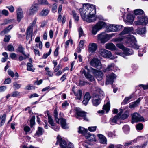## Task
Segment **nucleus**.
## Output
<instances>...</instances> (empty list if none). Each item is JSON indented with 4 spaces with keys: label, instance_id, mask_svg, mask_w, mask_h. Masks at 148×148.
<instances>
[{
    "label": "nucleus",
    "instance_id": "obj_1",
    "mask_svg": "<svg viewBox=\"0 0 148 148\" xmlns=\"http://www.w3.org/2000/svg\"><path fill=\"white\" fill-rule=\"evenodd\" d=\"M82 19L88 23L92 22L96 20L95 15L96 8L95 5L88 3L83 5L82 8L79 9Z\"/></svg>",
    "mask_w": 148,
    "mask_h": 148
},
{
    "label": "nucleus",
    "instance_id": "obj_2",
    "mask_svg": "<svg viewBox=\"0 0 148 148\" xmlns=\"http://www.w3.org/2000/svg\"><path fill=\"white\" fill-rule=\"evenodd\" d=\"M125 39L127 43L129 44V47L136 49H139V46L136 43L135 38L132 35H128L126 37L124 36L119 37L116 39V41L120 42Z\"/></svg>",
    "mask_w": 148,
    "mask_h": 148
},
{
    "label": "nucleus",
    "instance_id": "obj_3",
    "mask_svg": "<svg viewBox=\"0 0 148 148\" xmlns=\"http://www.w3.org/2000/svg\"><path fill=\"white\" fill-rule=\"evenodd\" d=\"M132 123L135 122L144 121V118L137 113H134L132 115Z\"/></svg>",
    "mask_w": 148,
    "mask_h": 148
},
{
    "label": "nucleus",
    "instance_id": "obj_4",
    "mask_svg": "<svg viewBox=\"0 0 148 148\" xmlns=\"http://www.w3.org/2000/svg\"><path fill=\"white\" fill-rule=\"evenodd\" d=\"M138 21L135 22L136 25H145L148 23V18L146 16H138Z\"/></svg>",
    "mask_w": 148,
    "mask_h": 148
},
{
    "label": "nucleus",
    "instance_id": "obj_5",
    "mask_svg": "<svg viewBox=\"0 0 148 148\" xmlns=\"http://www.w3.org/2000/svg\"><path fill=\"white\" fill-rule=\"evenodd\" d=\"M116 77V75L113 73L107 75L106 76V84H112Z\"/></svg>",
    "mask_w": 148,
    "mask_h": 148
},
{
    "label": "nucleus",
    "instance_id": "obj_6",
    "mask_svg": "<svg viewBox=\"0 0 148 148\" xmlns=\"http://www.w3.org/2000/svg\"><path fill=\"white\" fill-rule=\"evenodd\" d=\"M119 110L120 111L119 113L110 119V122L112 125H113L117 123L118 121H119L120 120H121L120 114L122 113L123 110L121 108L119 109Z\"/></svg>",
    "mask_w": 148,
    "mask_h": 148
},
{
    "label": "nucleus",
    "instance_id": "obj_7",
    "mask_svg": "<svg viewBox=\"0 0 148 148\" xmlns=\"http://www.w3.org/2000/svg\"><path fill=\"white\" fill-rule=\"evenodd\" d=\"M116 27L115 25L110 24L107 25L106 23L102 21V28L106 27V31L108 32H116Z\"/></svg>",
    "mask_w": 148,
    "mask_h": 148
},
{
    "label": "nucleus",
    "instance_id": "obj_8",
    "mask_svg": "<svg viewBox=\"0 0 148 148\" xmlns=\"http://www.w3.org/2000/svg\"><path fill=\"white\" fill-rule=\"evenodd\" d=\"M91 66L95 67L98 69H101L102 68L100 61L97 58L92 59L90 62Z\"/></svg>",
    "mask_w": 148,
    "mask_h": 148
},
{
    "label": "nucleus",
    "instance_id": "obj_9",
    "mask_svg": "<svg viewBox=\"0 0 148 148\" xmlns=\"http://www.w3.org/2000/svg\"><path fill=\"white\" fill-rule=\"evenodd\" d=\"M102 29V21H99L93 26L92 30V33L94 35L96 34L97 32Z\"/></svg>",
    "mask_w": 148,
    "mask_h": 148
},
{
    "label": "nucleus",
    "instance_id": "obj_10",
    "mask_svg": "<svg viewBox=\"0 0 148 148\" xmlns=\"http://www.w3.org/2000/svg\"><path fill=\"white\" fill-rule=\"evenodd\" d=\"M57 140L56 143V145L59 144L61 148H67V143L65 141L63 140L59 135L57 136Z\"/></svg>",
    "mask_w": 148,
    "mask_h": 148
},
{
    "label": "nucleus",
    "instance_id": "obj_11",
    "mask_svg": "<svg viewBox=\"0 0 148 148\" xmlns=\"http://www.w3.org/2000/svg\"><path fill=\"white\" fill-rule=\"evenodd\" d=\"M85 137L86 139H88L90 142V144L91 142L93 143H95L97 141L95 139V136L93 134H91L90 133H88L86 134ZM90 145H91V144Z\"/></svg>",
    "mask_w": 148,
    "mask_h": 148
},
{
    "label": "nucleus",
    "instance_id": "obj_12",
    "mask_svg": "<svg viewBox=\"0 0 148 148\" xmlns=\"http://www.w3.org/2000/svg\"><path fill=\"white\" fill-rule=\"evenodd\" d=\"M17 20L18 22H19L23 17V14L21 8H18L16 10Z\"/></svg>",
    "mask_w": 148,
    "mask_h": 148
},
{
    "label": "nucleus",
    "instance_id": "obj_13",
    "mask_svg": "<svg viewBox=\"0 0 148 148\" xmlns=\"http://www.w3.org/2000/svg\"><path fill=\"white\" fill-rule=\"evenodd\" d=\"M88 48L89 53H94L97 48V45L95 43H90L89 45Z\"/></svg>",
    "mask_w": 148,
    "mask_h": 148
},
{
    "label": "nucleus",
    "instance_id": "obj_14",
    "mask_svg": "<svg viewBox=\"0 0 148 148\" xmlns=\"http://www.w3.org/2000/svg\"><path fill=\"white\" fill-rule=\"evenodd\" d=\"M101 100L99 95H96L93 97L92 103L94 106H97L101 103Z\"/></svg>",
    "mask_w": 148,
    "mask_h": 148
},
{
    "label": "nucleus",
    "instance_id": "obj_15",
    "mask_svg": "<svg viewBox=\"0 0 148 148\" xmlns=\"http://www.w3.org/2000/svg\"><path fill=\"white\" fill-rule=\"evenodd\" d=\"M38 5L37 4L33 5L31 7L29 12L30 15H33L36 12L38 9Z\"/></svg>",
    "mask_w": 148,
    "mask_h": 148
},
{
    "label": "nucleus",
    "instance_id": "obj_16",
    "mask_svg": "<svg viewBox=\"0 0 148 148\" xmlns=\"http://www.w3.org/2000/svg\"><path fill=\"white\" fill-rule=\"evenodd\" d=\"M133 30L132 27H125L124 30L120 33V35H122L130 33Z\"/></svg>",
    "mask_w": 148,
    "mask_h": 148
},
{
    "label": "nucleus",
    "instance_id": "obj_17",
    "mask_svg": "<svg viewBox=\"0 0 148 148\" xmlns=\"http://www.w3.org/2000/svg\"><path fill=\"white\" fill-rule=\"evenodd\" d=\"M110 108V103L108 101V99L107 100V102L106 104H104L103 106V110H102V114L104 113V110L106 111V112L107 113L109 112Z\"/></svg>",
    "mask_w": 148,
    "mask_h": 148
},
{
    "label": "nucleus",
    "instance_id": "obj_18",
    "mask_svg": "<svg viewBox=\"0 0 148 148\" xmlns=\"http://www.w3.org/2000/svg\"><path fill=\"white\" fill-rule=\"evenodd\" d=\"M24 49L25 48L20 44L19 45L16 50L17 52H19L22 53L25 56H26V58H28L29 56V55L28 54V56L26 55L24 51Z\"/></svg>",
    "mask_w": 148,
    "mask_h": 148
},
{
    "label": "nucleus",
    "instance_id": "obj_19",
    "mask_svg": "<svg viewBox=\"0 0 148 148\" xmlns=\"http://www.w3.org/2000/svg\"><path fill=\"white\" fill-rule=\"evenodd\" d=\"M111 56L110 51L104 49L102 50V57L107 58H109Z\"/></svg>",
    "mask_w": 148,
    "mask_h": 148
},
{
    "label": "nucleus",
    "instance_id": "obj_20",
    "mask_svg": "<svg viewBox=\"0 0 148 148\" xmlns=\"http://www.w3.org/2000/svg\"><path fill=\"white\" fill-rule=\"evenodd\" d=\"M105 47L106 49L111 51H114L116 49L115 45L112 43H109L106 44Z\"/></svg>",
    "mask_w": 148,
    "mask_h": 148
},
{
    "label": "nucleus",
    "instance_id": "obj_21",
    "mask_svg": "<svg viewBox=\"0 0 148 148\" xmlns=\"http://www.w3.org/2000/svg\"><path fill=\"white\" fill-rule=\"evenodd\" d=\"M74 95L76 96L77 99L78 100L81 99L82 95V91L81 90L79 89L77 92L73 91Z\"/></svg>",
    "mask_w": 148,
    "mask_h": 148
},
{
    "label": "nucleus",
    "instance_id": "obj_22",
    "mask_svg": "<svg viewBox=\"0 0 148 148\" xmlns=\"http://www.w3.org/2000/svg\"><path fill=\"white\" fill-rule=\"evenodd\" d=\"M82 72L84 73L85 77L88 79L91 82H92L94 81V78L92 75L88 73H85L84 70Z\"/></svg>",
    "mask_w": 148,
    "mask_h": 148
},
{
    "label": "nucleus",
    "instance_id": "obj_23",
    "mask_svg": "<svg viewBox=\"0 0 148 148\" xmlns=\"http://www.w3.org/2000/svg\"><path fill=\"white\" fill-rule=\"evenodd\" d=\"M114 63H111L105 69L102 70L103 72H106L107 71L112 70L114 67Z\"/></svg>",
    "mask_w": 148,
    "mask_h": 148
},
{
    "label": "nucleus",
    "instance_id": "obj_24",
    "mask_svg": "<svg viewBox=\"0 0 148 148\" xmlns=\"http://www.w3.org/2000/svg\"><path fill=\"white\" fill-rule=\"evenodd\" d=\"M129 110H126L122 116H121V114H120L121 120H124L127 118L129 115Z\"/></svg>",
    "mask_w": 148,
    "mask_h": 148
},
{
    "label": "nucleus",
    "instance_id": "obj_25",
    "mask_svg": "<svg viewBox=\"0 0 148 148\" xmlns=\"http://www.w3.org/2000/svg\"><path fill=\"white\" fill-rule=\"evenodd\" d=\"M61 126L64 129H66L67 128V125L66 123V120L64 118H61L59 119Z\"/></svg>",
    "mask_w": 148,
    "mask_h": 148
},
{
    "label": "nucleus",
    "instance_id": "obj_26",
    "mask_svg": "<svg viewBox=\"0 0 148 148\" xmlns=\"http://www.w3.org/2000/svg\"><path fill=\"white\" fill-rule=\"evenodd\" d=\"M76 114L78 116L84 117L86 116V113L85 112L79 110L78 108H76Z\"/></svg>",
    "mask_w": 148,
    "mask_h": 148
},
{
    "label": "nucleus",
    "instance_id": "obj_27",
    "mask_svg": "<svg viewBox=\"0 0 148 148\" xmlns=\"http://www.w3.org/2000/svg\"><path fill=\"white\" fill-rule=\"evenodd\" d=\"M47 113L48 119V122L49 124L52 126H54V123L53 120L52 119L51 116L50 115L49 111H47Z\"/></svg>",
    "mask_w": 148,
    "mask_h": 148
},
{
    "label": "nucleus",
    "instance_id": "obj_28",
    "mask_svg": "<svg viewBox=\"0 0 148 148\" xmlns=\"http://www.w3.org/2000/svg\"><path fill=\"white\" fill-rule=\"evenodd\" d=\"M136 32L139 34H142L145 33L146 30L145 27L140 28H138L136 29Z\"/></svg>",
    "mask_w": 148,
    "mask_h": 148
},
{
    "label": "nucleus",
    "instance_id": "obj_29",
    "mask_svg": "<svg viewBox=\"0 0 148 148\" xmlns=\"http://www.w3.org/2000/svg\"><path fill=\"white\" fill-rule=\"evenodd\" d=\"M72 12L73 17L75 20V21L77 22L79 19V16L78 14L76 13L74 10H73Z\"/></svg>",
    "mask_w": 148,
    "mask_h": 148
},
{
    "label": "nucleus",
    "instance_id": "obj_30",
    "mask_svg": "<svg viewBox=\"0 0 148 148\" xmlns=\"http://www.w3.org/2000/svg\"><path fill=\"white\" fill-rule=\"evenodd\" d=\"M87 130L85 129L84 128L80 126L79 128L78 132L79 133H81L83 134L86 135L87 133Z\"/></svg>",
    "mask_w": 148,
    "mask_h": 148
},
{
    "label": "nucleus",
    "instance_id": "obj_31",
    "mask_svg": "<svg viewBox=\"0 0 148 148\" xmlns=\"http://www.w3.org/2000/svg\"><path fill=\"white\" fill-rule=\"evenodd\" d=\"M13 27V25H11L5 29L4 30L1 32L2 33L6 34L8 33Z\"/></svg>",
    "mask_w": 148,
    "mask_h": 148
},
{
    "label": "nucleus",
    "instance_id": "obj_32",
    "mask_svg": "<svg viewBox=\"0 0 148 148\" xmlns=\"http://www.w3.org/2000/svg\"><path fill=\"white\" fill-rule=\"evenodd\" d=\"M58 112L57 111V108H55L54 111V116L56 122L59 123V119L58 117Z\"/></svg>",
    "mask_w": 148,
    "mask_h": 148
},
{
    "label": "nucleus",
    "instance_id": "obj_33",
    "mask_svg": "<svg viewBox=\"0 0 148 148\" xmlns=\"http://www.w3.org/2000/svg\"><path fill=\"white\" fill-rule=\"evenodd\" d=\"M43 130L42 128L40 127H38V130L36 131V133L35 134V135H41L43 134Z\"/></svg>",
    "mask_w": 148,
    "mask_h": 148
},
{
    "label": "nucleus",
    "instance_id": "obj_34",
    "mask_svg": "<svg viewBox=\"0 0 148 148\" xmlns=\"http://www.w3.org/2000/svg\"><path fill=\"white\" fill-rule=\"evenodd\" d=\"M107 148H123V146L120 144L114 145L113 144H110Z\"/></svg>",
    "mask_w": 148,
    "mask_h": 148
},
{
    "label": "nucleus",
    "instance_id": "obj_35",
    "mask_svg": "<svg viewBox=\"0 0 148 148\" xmlns=\"http://www.w3.org/2000/svg\"><path fill=\"white\" fill-rule=\"evenodd\" d=\"M110 39L109 35L105 34L102 35V43H105L108 41Z\"/></svg>",
    "mask_w": 148,
    "mask_h": 148
},
{
    "label": "nucleus",
    "instance_id": "obj_36",
    "mask_svg": "<svg viewBox=\"0 0 148 148\" xmlns=\"http://www.w3.org/2000/svg\"><path fill=\"white\" fill-rule=\"evenodd\" d=\"M27 69L28 71H31L33 72L34 71L35 69H33L32 68L33 66L32 64L29 63H27Z\"/></svg>",
    "mask_w": 148,
    "mask_h": 148
},
{
    "label": "nucleus",
    "instance_id": "obj_37",
    "mask_svg": "<svg viewBox=\"0 0 148 148\" xmlns=\"http://www.w3.org/2000/svg\"><path fill=\"white\" fill-rule=\"evenodd\" d=\"M33 33V28L31 27H28L27 30L26 35L29 36L32 35Z\"/></svg>",
    "mask_w": 148,
    "mask_h": 148
},
{
    "label": "nucleus",
    "instance_id": "obj_38",
    "mask_svg": "<svg viewBox=\"0 0 148 148\" xmlns=\"http://www.w3.org/2000/svg\"><path fill=\"white\" fill-rule=\"evenodd\" d=\"M49 13V10L47 9H43L40 13V15L42 16H47Z\"/></svg>",
    "mask_w": 148,
    "mask_h": 148
},
{
    "label": "nucleus",
    "instance_id": "obj_39",
    "mask_svg": "<svg viewBox=\"0 0 148 148\" xmlns=\"http://www.w3.org/2000/svg\"><path fill=\"white\" fill-rule=\"evenodd\" d=\"M6 115L5 114H3L1 117V120L0 123V126L1 127L3 126L6 120Z\"/></svg>",
    "mask_w": 148,
    "mask_h": 148
},
{
    "label": "nucleus",
    "instance_id": "obj_40",
    "mask_svg": "<svg viewBox=\"0 0 148 148\" xmlns=\"http://www.w3.org/2000/svg\"><path fill=\"white\" fill-rule=\"evenodd\" d=\"M134 12L136 15H140L143 13V11L140 9H138L134 10Z\"/></svg>",
    "mask_w": 148,
    "mask_h": 148
},
{
    "label": "nucleus",
    "instance_id": "obj_41",
    "mask_svg": "<svg viewBox=\"0 0 148 148\" xmlns=\"http://www.w3.org/2000/svg\"><path fill=\"white\" fill-rule=\"evenodd\" d=\"M132 97V96H130L129 97H125L122 103V104L124 105L128 103V101Z\"/></svg>",
    "mask_w": 148,
    "mask_h": 148
},
{
    "label": "nucleus",
    "instance_id": "obj_42",
    "mask_svg": "<svg viewBox=\"0 0 148 148\" xmlns=\"http://www.w3.org/2000/svg\"><path fill=\"white\" fill-rule=\"evenodd\" d=\"M127 21L130 23H132L134 20V18L133 16L131 15L128 14L127 16Z\"/></svg>",
    "mask_w": 148,
    "mask_h": 148
},
{
    "label": "nucleus",
    "instance_id": "obj_43",
    "mask_svg": "<svg viewBox=\"0 0 148 148\" xmlns=\"http://www.w3.org/2000/svg\"><path fill=\"white\" fill-rule=\"evenodd\" d=\"M125 52L127 56L132 55L134 53L132 50L128 48H126L125 49Z\"/></svg>",
    "mask_w": 148,
    "mask_h": 148
},
{
    "label": "nucleus",
    "instance_id": "obj_44",
    "mask_svg": "<svg viewBox=\"0 0 148 148\" xmlns=\"http://www.w3.org/2000/svg\"><path fill=\"white\" fill-rule=\"evenodd\" d=\"M10 57L12 60H17L18 58L17 55L15 53H12L10 54Z\"/></svg>",
    "mask_w": 148,
    "mask_h": 148
},
{
    "label": "nucleus",
    "instance_id": "obj_45",
    "mask_svg": "<svg viewBox=\"0 0 148 148\" xmlns=\"http://www.w3.org/2000/svg\"><path fill=\"white\" fill-rule=\"evenodd\" d=\"M97 40L98 43H102V33L97 35Z\"/></svg>",
    "mask_w": 148,
    "mask_h": 148
},
{
    "label": "nucleus",
    "instance_id": "obj_46",
    "mask_svg": "<svg viewBox=\"0 0 148 148\" xmlns=\"http://www.w3.org/2000/svg\"><path fill=\"white\" fill-rule=\"evenodd\" d=\"M123 131L125 133H127L130 130L129 127L127 125H125L123 127Z\"/></svg>",
    "mask_w": 148,
    "mask_h": 148
},
{
    "label": "nucleus",
    "instance_id": "obj_47",
    "mask_svg": "<svg viewBox=\"0 0 148 148\" xmlns=\"http://www.w3.org/2000/svg\"><path fill=\"white\" fill-rule=\"evenodd\" d=\"M58 4L56 3H54L52 7V11L53 13H55L57 12L56 10L57 8Z\"/></svg>",
    "mask_w": 148,
    "mask_h": 148
},
{
    "label": "nucleus",
    "instance_id": "obj_48",
    "mask_svg": "<svg viewBox=\"0 0 148 148\" xmlns=\"http://www.w3.org/2000/svg\"><path fill=\"white\" fill-rule=\"evenodd\" d=\"M20 96V93L17 91L13 92L11 95V96L13 97H17Z\"/></svg>",
    "mask_w": 148,
    "mask_h": 148
},
{
    "label": "nucleus",
    "instance_id": "obj_49",
    "mask_svg": "<svg viewBox=\"0 0 148 148\" xmlns=\"http://www.w3.org/2000/svg\"><path fill=\"white\" fill-rule=\"evenodd\" d=\"M52 51L51 48H50L49 50L48 53H46L44 54L43 56H42V58L43 59H46L48 56L51 53Z\"/></svg>",
    "mask_w": 148,
    "mask_h": 148
},
{
    "label": "nucleus",
    "instance_id": "obj_50",
    "mask_svg": "<svg viewBox=\"0 0 148 148\" xmlns=\"http://www.w3.org/2000/svg\"><path fill=\"white\" fill-rule=\"evenodd\" d=\"M142 99V97L139 98L135 102H132V103L134 104L135 106L136 107H137L138 105L141 100Z\"/></svg>",
    "mask_w": 148,
    "mask_h": 148
},
{
    "label": "nucleus",
    "instance_id": "obj_51",
    "mask_svg": "<svg viewBox=\"0 0 148 148\" xmlns=\"http://www.w3.org/2000/svg\"><path fill=\"white\" fill-rule=\"evenodd\" d=\"M30 126L31 128H32L35 123V118L32 117L30 120Z\"/></svg>",
    "mask_w": 148,
    "mask_h": 148
},
{
    "label": "nucleus",
    "instance_id": "obj_52",
    "mask_svg": "<svg viewBox=\"0 0 148 148\" xmlns=\"http://www.w3.org/2000/svg\"><path fill=\"white\" fill-rule=\"evenodd\" d=\"M136 127L137 130H141L143 128V125L142 124L139 123L137 125Z\"/></svg>",
    "mask_w": 148,
    "mask_h": 148
},
{
    "label": "nucleus",
    "instance_id": "obj_53",
    "mask_svg": "<svg viewBox=\"0 0 148 148\" xmlns=\"http://www.w3.org/2000/svg\"><path fill=\"white\" fill-rule=\"evenodd\" d=\"M91 98V96H90V94L88 92H87L85 94L84 98L89 101Z\"/></svg>",
    "mask_w": 148,
    "mask_h": 148
},
{
    "label": "nucleus",
    "instance_id": "obj_54",
    "mask_svg": "<svg viewBox=\"0 0 148 148\" xmlns=\"http://www.w3.org/2000/svg\"><path fill=\"white\" fill-rule=\"evenodd\" d=\"M79 37L84 36L83 31L81 27H80L78 29Z\"/></svg>",
    "mask_w": 148,
    "mask_h": 148
},
{
    "label": "nucleus",
    "instance_id": "obj_55",
    "mask_svg": "<svg viewBox=\"0 0 148 148\" xmlns=\"http://www.w3.org/2000/svg\"><path fill=\"white\" fill-rule=\"evenodd\" d=\"M40 4L43 5H48L49 3L47 0H38Z\"/></svg>",
    "mask_w": 148,
    "mask_h": 148
},
{
    "label": "nucleus",
    "instance_id": "obj_56",
    "mask_svg": "<svg viewBox=\"0 0 148 148\" xmlns=\"http://www.w3.org/2000/svg\"><path fill=\"white\" fill-rule=\"evenodd\" d=\"M146 50L145 49H140L139 50L138 53V55L139 56H142L143 55V53L146 52Z\"/></svg>",
    "mask_w": 148,
    "mask_h": 148
},
{
    "label": "nucleus",
    "instance_id": "obj_57",
    "mask_svg": "<svg viewBox=\"0 0 148 148\" xmlns=\"http://www.w3.org/2000/svg\"><path fill=\"white\" fill-rule=\"evenodd\" d=\"M13 86L14 87V88L15 89H18L21 87V85L18 84L16 83H13Z\"/></svg>",
    "mask_w": 148,
    "mask_h": 148
},
{
    "label": "nucleus",
    "instance_id": "obj_58",
    "mask_svg": "<svg viewBox=\"0 0 148 148\" xmlns=\"http://www.w3.org/2000/svg\"><path fill=\"white\" fill-rule=\"evenodd\" d=\"M97 128L96 126L89 127H88V130L91 132H93L96 130Z\"/></svg>",
    "mask_w": 148,
    "mask_h": 148
},
{
    "label": "nucleus",
    "instance_id": "obj_59",
    "mask_svg": "<svg viewBox=\"0 0 148 148\" xmlns=\"http://www.w3.org/2000/svg\"><path fill=\"white\" fill-rule=\"evenodd\" d=\"M116 46L118 47L123 50L125 49V47L124 46L121 44L118 43L116 45Z\"/></svg>",
    "mask_w": 148,
    "mask_h": 148
},
{
    "label": "nucleus",
    "instance_id": "obj_60",
    "mask_svg": "<svg viewBox=\"0 0 148 148\" xmlns=\"http://www.w3.org/2000/svg\"><path fill=\"white\" fill-rule=\"evenodd\" d=\"M6 8H8L9 10L11 12H13L14 10V8L12 5L6 6Z\"/></svg>",
    "mask_w": 148,
    "mask_h": 148
},
{
    "label": "nucleus",
    "instance_id": "obj_61",
    "mask_svg": "<svg viewBox=\"0 0 148 148\" xmlns=\"http://www.w3.org/2000/svg\"><path fill=\"white\" fill-rule=\"evenodd\" d=\"M11 38L10 35H5L4 37V41L6 42H8L9 41Z\"/></svg>",
    "mask_w": 148,
    "mask_h": 148
},
{
    "label": "nucleus",
    "instance_id": "obj_62",
    "mask_svg": "<svg viewBox=\"0 0 148 148\" xmlns=\"http://www.w3.org/2000/svg\"><path fill=\"white\" fill-rule=\"evenodd\" d=\"M107 140L106 138L102 135V144H106V145L107 144Z\"/></svg>",
    "mask_w": 148,
    "mask_h": 148
},
{
    "label": "nucleus",
    "instance_id": "obj_63",
    "mask_svg": "<svg viewBox=\"0 0 148 148\" xmlns=\"http://www.w3.org/2000/svg\"><path fill=\"white\" fill-rule=\"evenodd\" d=\"M8 74L11 77H13L14 76V72L10 69H8Z\"/></svg>",
    "mask_w": 148,
    "mask_h": 148
},
{
    "label": "nucleus",
    "instance_id": "obj_64",
    "mask_svg": "<svg viewBox=\"0 0 148 148\" xmlns=\"http://www.w3.org/2000/svg\"><path fill=\"white\" fill-rule=\"evenodd\" d=\"M8 49L10 51H14V48L11 45H9L8 46Z\"/></svg>",
    "mask_w": 148,
    "mask_h": 148
}]
</instances>
